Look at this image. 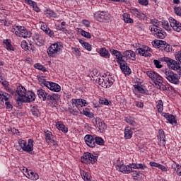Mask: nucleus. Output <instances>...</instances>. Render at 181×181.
I'll list each match as a JSON object with an SVG mask.
<instances>
[{
	"label": "nucleus",
	"instance_id": "7ed1b4c3",
	"mask_svg": "<svg viewBox=\"0 0 181 181\" xmlns=\"http://www.w3.org/2000/svg\"><path fill=\"white\" fill-rule=\"evenodd\" d=\"M97 159H98V156L86 152L83 153L81 160L83 163H91V165H94L97 162Z\"/></svg>",
	"mask_w": 181,
	"mask_h": 181
},
{
	"label": "nucleus",
	"instance_id": "9b49d317",
	"mask_svg": "<svg viewBox=\"0 0 181 181\" xmlns=\"http://www.w3.org/2000/svg\"><path fill=\"white\" fill-rule=\"evenodd\" d=\"M118 63L124 74H131V69H129L128 64L125 62V59H124V61H119Z\"/></svg>",
	"mask_w": 181,
	"mask_h": 181
},
{
	"label": "nucleus",
	"instance_id": "58836bf2",
	"mask_svg": "<svg viewBox=\"0 0 181 181\" xmlns=\"http://www.w3.org/2000/svg\"><path fill=\"white\" fill-rule=\"evenodd\" d=\"M34 67L37 70H41V71H44V73L47 71V69H46V67H45V66L40 64V63L35 64L34 65Z\"/></svg>",
	"mask_w": 181,
	"mask_h": 181
},
{
	"label": "nucleus",
	"instance_id": "6ab92c4d",
	"mask_svg": "<svg viewBox=\"0 0 181 181\" xmlns=\"http://www.w3.org/2000/svg\"><path fill=\"white\" fill-rule=\"evenodd\" d=\"M119 172H122V173H132L133 170L129 169L128 165H125L124 164L122 165H117Z\"/></svg>",
	"mask_w": 181,
	"mask_h": 181
},
{
	"label": "nucleus",
	"instance_id": "49530a36",
	"mask_svg": "<svg viewBox=\"0 0 181 181\" xmlns=\"http://www.w3.org/2000/svg\"><path fill=\"white\" fill-rule=\"evenodd\" d=\"M16 103L18 104V107H22V103H26V100L23 98L18 97L16 99Z\"/></svg>",
	"mask_w": 181,
	"mask_h": 181
},
{
	"label": "nucleus",
	"instance_id": "a878e982",
	"mask_svg": "<svg viewBox=\"0 0 181 181\" xmlns=\"http://www.w3.org/2000/svg\"><path fill=\"white\" fill-rule=\"evenodd\" d=\"M132 134H134V132H132L131 127H127L124 129L125 139H131L132 138Z\"/></svg>",
	"mask_w": 181,
	"mask_h": 181
},
{
	"label": "nucleus",
	"instance_id": "09e8293b",
	"mask_svg": "<svg viewBox=\"0 0 181 181\" xmlns=\"http://www.w3.org/2000/svg\"><path fill=\"white\" fill-rule=\"evenodd\" d=\"M21 47L25 52H28V50H29V45H28V42H26V41H25V40L21 42Z\"/></svg>",
	"mask_w": 181,
	"mask_h": 181
},
{
	"label": "nucleus",
	"instance_id": "6e6d98bb",
	"mask_svg": "<svg viewBox=\"0 0 181 181\" xmlns=\"http://www.w3.org/2000/svg\"><path fill=\"white\" fill-rule=\"evenodd\" d=\"M167 44L168 43L165 41L160 40V45L158 47V49H161V50H163Z\"/></svg>",
	"mask_w": 181,
	"mask_h": 181
},
{
	"label": "nucleus",
	"instance_id": "b1692460",
	"mask_svg": "<svg viewBox=\"0 0 181 181\" xmlns=\"http://www.w3.org/2000/svg\"><path fill=\"white\" fill-rule=\"evenodd\" d=\"M110 52L113 56L116 57V59H117V63H119V62H124V59H122V54L119 51L116 49H112L110 50Z\"/></svg>",
	"mask_w": 181,
	"mask_h": 181
},
{
	"label": "nucleus",
	"instance_id": "f8f14e48",
	"mask_svg": "<svg viewBox=\"0 0 181 181\" xmlns=\"http://www.w3.org/2000/svg\"><path fill=\"white\" fill-rule=\"evenodd\" d=\"M84 141L90 148H95V138L91 134H87L84 137Z\"/></svg>",
	"mask_w": 181,
	"mask_h": 181
},
{
	"label": "nucleus",
	"instance_id": "423d86ee",
	"mask_svg": "<svg viewBox=\"0 0 181 181\" xmlns=\"http://www.w3.org/2000/svg\"><path fill=\"white\" fill-rule=\"evenodd\" d=\"M17 30L18 32H16V36H18V37H23L24 39L26 37H30L32 36V33H30L28 29H26L23 26H16V27Z\"/></svg>",
	"mask_w": 181,
	"mask_h": 181
},
{
	"label": "nucleus",
	"instance_id": "13d9d810",
	"mask_svg": "<svg viewBox=\"0 0 181 181\" xmlns=\"http://www.w3.org/2000/svg\"><path fill=\"white\" fill-rule=\"evenodd\" d=\"M172 45L169 44H165V47H164V49L163 50H165V52H172Z\"/></svg>",
	"mask_w": 181,
	"mask_h": 181
},
{
	"label": "nucleus",
	"instance_id": "338daca9",
	"mask_svg": "<svg viewBox=\"0 0 181 181\" xmlns=\"http://www.w3.org/2000/svg\"><path fill=\"white\" fill-rule=\"evenodd\" d=\"M129 169L132 170V169H138V165L137 163H132L127 165Z\"/></svg>",
	"mask_w": 181,
	"mask_h": 181
},
{
	"label": "nucleus",
	"instance_id": "2f4dec72",
	"mask_svg": "<svg viewBox=\"0 0 181 181\" xmlns=\"http://www.w3.org/2000/svg\"><path fill=\"white\" fill-rule=\"evenodd\" d=\"M3 43H4V45H6V49L7 50H15L13 49V46H12V44H11V40H4L3 41Z\"/></svg>",
	"mask_w": 181,
	"mask_h": 181
},
{
	"label": "nucleus",
	"instance_id": "f257e3e1",
	"mask_svg": "<svg viewBox=\"0 0 181 181\" xmlns=\"http://www.w3.org/2000/svg\"><path fill=\"white\" fill-rule=\"evenodd\" d=\"M163 71L165 76V78L168 80V81H169V83H172V84L176 85L180 83V77L179 75H177V74L173 72L170 69H165Z\"/></svg>",
	"mask_w": 181,
	"mask_h": 181
},
{
	"label": "nucleus",
	"instance_id": "7c9ffc66",
	"mask_svg": "<svg viewBox=\"0 0 181 181\" xmlns=\"http://www.w3.org/2000/svg\"><path fill=\"white\" fill-rule=\"evenodd\" d=\"M78 33H81L83 37H86V39H91V34H90V33L86 32L81 28H78Z\"/></svg>",
	"mask_w": 181,
	"mask_h": 181
},
{
	"label": "nucleus",
	"instance_id": "0eeeda50",
	"mask_svg": "<svg viewBox=\"0 0 181 181\" xmlns=\"http://www.w3.org/2000/svg\"><path fill=\"white\" fill-rule=\"evenodd\" d=\"M151 32H154L153 35L157 37V39H165L167 36L166 33L163 32V29L160 28L159 26L151 27Z\"/></svg>",
	"mask_w": 181,
	"mask_h": 181
},
{
	"label": "nucleus",
	"instance_id": "e2e57ef3",
	"mask_svg": "<svg viewBox=\"0 0 181 181\" xmlns=\"http://www.w3.org/2000/svg\"><path fill=\"white\" fill-rule=\"evenodd\" d=\"M175 59L181 63V51H178L175 53Z\"/></svg>",
	"mask_w": 181,
	"mask_h": 181
},
{
	"label": "nucleus",
	"instance_id": "864d4df0",
	"mask_svg": "<svg viewBox=\"0 0 181 181\" xmlns=\"http://www.w3.org/2000/svg\"><path fill=\"white\" fill-rule=\"evenodd\" d=\"M71 50L72 53H74V54H76L77 57H80V56H81V53L80 52V50H78V49L72 47Z\"/></svg>",
	"mask_w": 181,
	"mask_h": 181
},
{
	"label": "nucleus",
	"instance_id": "de8ad7c7",
	"mask_svg": "<svg viewBox=\"0 0 181 181\" xmlns=\"http://www.w3.org/2000/svg\"><path fill=\"white\" fill-rule=\"evenodd\" d=\"M110 101H108V100L105 99V98H100L99 100V104H101L102 105H110Z\"/></svg>",
	"mask_w": 181,
	"mask_h": 181
},
{
	"label": "nucleus",
	"instance_id": "ea45409f",
	"mask_svg": "<svg viewBox=\"0 0 181 181\" xmlns=\"http://www.w3.org/2000/svg\"><path fill=\"white\" fill-rule=\"evenodd\" d=\"M82 179L85 181H91V175H90V173L83 171V174L81 175Z\"/></svg>",
	"mask_w": 181,
	"mask_h": 181
},
{
	"label": "nucleus",
	"instance_id": "774afa93",
	"mask_svg": "<svg viewBox=\"0 0 181 181\" xmlns=\"http://www.w3.org/2000/svg\"><path fill=\"white\" fill-rule=\"evenodd\" d=\"M139 4L146 6L149 4V1L148 0H139Z\"/></svg>",
	"mask_w": 181,
	"mask_h": 181
},
{
	"label": "nucleus",
	"instance_id": "79ce46f5",
	"mask_svg": "<svg viewBox=\"0 0 181 181\" xmlns=\"http://www.w3.org/2000/svg\"><path fill=\"white\" fill-rule=\"evenodd\" d=\"M156 74L157 73L153 71H148L146 72L148 77H149V78H151V80H155Z\"/></svg>",
	"mask_w": 181,
	"mask_h": 181
},
{
	"label": "nucleus",
	"instance_id": "f03ea898",
	"mask_svg": "<svg viewBox=\"0 0 181 181\" xmlns=\"http://www.w3.org/2000/svg\"><path fill=\"white\" fill-rule=\"evenodd\" d=\"M18 145L24 152H28V153H30V152L33 151V140L32 139H29L28 142H26L25 140L20 139L18 141Z\"/></svg>",
	"mask_w": 181,
	"mask_h": 181
},
{
	"label": "nucleus",
	"instance_id": "680f3d73",
	"mask_svg": "<svg viewBox=\"0 0 181 181\" xmlns=\"http://www.w3.org/2000/svg\"><path fill=\"white\" fill-rule=\"evenodd\" d=\"M153 81H158L159 84H160L162 81V76H160L158 73L156 74V78H154Z\"/></svg>",
	"mask_w": 181,
	"mask_h": 181
},
{
	"label": "nucleus",
	"instance_id": "5701e85b",
	"mask_svg": "<svg viewBox=\"0 0 181 181\" xmlns=\"http://www.w3.org/2000/svg\"><path fill=\"white\" fill-rule=\"evenodd\" d=\"M16 93L18 94V95H19L21 98H24L25 95H26V94L28 93V92H26V88H25V87L23 86H18L16 88Z\"/></svg>",
	"mask_w": 181,
	"mask_h": 181
},
{
	"label": "nucleus",
	"instance_id": "a211bd4d",
	"mask_svg": "<svg viewBox=\"0 0 181 181\" xmlns=\"http://www.w3.org/2000/svg\"><path fill=\"white\" fill-rule=\"evenodd\" d=\"M96 83L101 86L103 88H108V81L104 79V76H101L100 78H98L95 80Z\"/></svg>",
	"mask_w": 181,
	"mask_h": 181
},
{
	"label": "nucleus",
	"instance_id": "aec40b11",
	"mask_svg": "<svg viewBox=\"0 0 181 181\" xmlns=\"http://www.w3.org/2000/svg\"><path fill=\"white\" fill-rule=\"evenodd\" d=\"M26 173L28 176V179H31V180H37V179H39V174L30 170H28V168H26Z\"/></svg>",
	"mask_w": 181,
	"mask_h": 181
},
{
	"label": "nucleus",
	"instance_id": "a19ab883",
	"mask_svg": "<svg viewBox=\"0 0 181 181\" xmlns=\"http://www.w3.org/2000/svg\"><path fill=\"white\" fill-rule=\"evenodd\" d=\"M158 112H162L163 111V102L160 100L157 102Z\"/></svg>",
	"mask_w": 181,
	"mask_h": 181
},
{
	"label": "nucleus",
	"instance_id": "412c9836",
	"mask_svg": "<svg viewBox=\"0 0 181 181\" xmlns=\"http://www.w3.org/2000/svg\"><path fill=\"white\" fill-rule=\"evenodd\" d=\"M37 94L40 100H42V101H46L48 93L45 90L39 89L37 90Z\"/></svg>",
	"mask_w": 181,
	"mask_h": 181
},
{
	"label": "nucleus",
	"instance_id": "473e14b6",
	"mask_svg": "<svg viewBox=\"0 0 181 181\" xmlns=\"http://www.w3.org/2000/svg\"><path fill=\"white\" fill-rule=\"evenodd\" d=\"M99 54L102 57H110V53H108V51L105 47L101 48L99 50Z\"/></svg>",
	"mask_w": 181,
	"mask_h": 181
},
{
	"label": "nucleus",
	"instance_id": "6e6552de",
	"mask_svg": "<svg viewBox=\"0 0 181 181\" xmlns=\"http://www.w3.org/2000/svg\"><path fill=\"white\" fill-rule=\"evenodd\" d=\"M95 18L99 22H108L110 21V16L108 13L101 11L100 13H95Z\"/></svg>",
	"mask_w": 181,
	"mask_h": 181
},
{
	"label": "nucleus",
	"instance_id": "393cba45",
	"mask_svg": "<svg viewBox=\"0 0 181 181\" xmlns=\"http://www.w3.org/2000/svg\"><path fill=\"white\" fill-rule=\"evenodd\" d=\"M136 53H137L138 54H140V56H144V57H151V56H152L151 53L144 49L143 48H138L136 50Z\"/></svg>",
	"mask_w": 181,
	"mask_h": 181
},
{
	"label": "nucleus",
	"instance_id": "603ef678",
	"mask_svg": "<svg viewBox=\"0 0 181 181\" xmlns=\"http://www.w3.org/2000/svg\"><path fill=\"white\" fill-rule=\"evenodd\" d=\"M164 138H166V136H165V132L162 129H160L158 131V139H162Z\"/></svg>",
	"mask_w": 181,
	"mask_h": 181
},
{
	"label": "nucleus",
	"instance_id": "2eb2a0df",
	"mask_svg": "<svg viewBox=\"0 0 181 181\" xmlns=\"http://www.w3.org/2000/svg\"><path fill=\"white\" fill-rule=\"evenodd\" d=\"M24 100H25V103H33L36 100V95L33 91H28L24 96Z\"/></svg>",
	"mask_w": 181,
	"mask_h": 181
},
{
	"label": "nucleus",
	"instance_id": "c9c22d12",
	"mask_svg": "<svg viewBox=\"0 0 181 181\" xmlns=\"http://www.w3.org/2000/svg\"><path fill=\"white\" fill-rule=\"evenodd\" d=\"M126 122L132 125V127H135L136 125V122H135V119L134 117H127L125 119Z\"/></svg>",
	"mask_w": 181,
	"mask_h": 181
},
{
	"label": "nucleus",
	"instance_id": "1a4fd4ad",
	"mask_svg": "<svg viewBox=\"0 0 181 181\" xmlns=\"http://www.w3.org/2000/svg\"><path fill=\"white\" fill-rule=\"evenodd\" d=\"M169 22L170 23V27L173 28V30L175 32H180L181 23L180 22L173 18V17L169 18Z\"/></svg>",
	"mask_w": 181,
	"mask_h": 181
},
{
	"label": "nucleus",
	"instance_id": "39448f33",
	"mask_svg": "<svg viewBox=\"0 0 181 181\" xmlns=\"http://www.w3.org/2000/svg\"><path fill=\"white\" fill-rule=\"evenodd\" d=\"M92 122L96 128H98V131L99 132H104L105 129H107V124H105V122H104L103 119H100V117H94L92 119Z\"/></svg>",
	"mask_w": 181,
	"mask_h": 181
},
{
	"label": "nucleus",
	"instance_id": "ddd939ff",
	"mask_svg": "<svg viewBox=\"0 0 181 181\" xmlns=\"http://www.w3.org/2000/svg\"><path fill=\"white\" fill-rule=\"evenodd\" d=\"M135 56V52H134L132 50H127L123 52V54H122V59H126V60H128V59H132V60L134 61L136 59Z\"/></svg>",
	"mask_w": 181,
	"mask_h": 181
},
{
	"label": "nucleus",
	"instance_id": "f704fd0d",
	"mask_svg": "<svg viewBox=\"0 0 181 181\" xmlns=\"http://www.w3.org/2000/svg\"><path fill=\"white\" fill-rule=\"evenodd\" d=\"M83 114L86 117H88V118H94V113L90 112V109L85 108L83 110Z\"/></svg>",
	"mask_w": 181,
	"mask_h": 181
},
{
	"label": "nucleus",
	"instance_id": "3c124183",
	"mask_svg": "<svg viewBox=\"0 0 181 181\" xmlns=\"http://www.w3.org/2000/svg\"><path fill=\"white\" fill-rule=\"evenodd\" d=\"M174 13L177 16L181 17V7L175 6L174 7Z\"/></svg>",
	"mask_w": 181,
	"mask_h": 181
},
{
	"label": "nucleus",
	"instance_id": "a18cd8bd",
	"mask_svg": "<svg viewBox=\"0 0 181 181\" xmlns=\"http://www.w3.org/2000/svg\"><path fill=\"white\" fill-rule=\"evenodd\" d=\"M97 145H104V139L101 137H95V144Z\"/></svg>",
	"mask_w": 181,
	"mask_h": 181
},
{
	"label": "nucleus",
	"instance_id": "f3484780",
	"mask_svg": "<svg viewBox=\"0 0 181 181\" xmlns=\"http://www.w3.org/2000/svg\"><path fill=\"white\" fill-rule=\"evenodd\" d=\"M47 101L49 103H57L59 100H60V95L57 93H52V95L49 94L47 95Z\"/></svg>",
	"mask_w": 181,
	"mask_h": 181
},
{
	"label": "nucleus",
	"instance_id": "c756f323",
	"mask_svg": "<svg viewBox=\"0 0 181 181\" xmlns=\"http://www.w3.org/2000/svg\"><path fill=\"white\" fill-rule=\"evenodd\" d=\"M44 132H45V139L47 144H49L50 141L53 139V134H52V132L49 130H45Z\"/></svg>",
	"mask_w": 181,
	"mask_h": 181
},
{
	"label": "nucleus",
	"instance_id": "4c0bfd02",
	"mask_svg": "<svg viewBox=\"0 0 181 181\" xmlns=\"http://www.w3.org/2000/svg\"><path fill=\"white\" fill-rule=\"evenodd\" d=\"M38 81H39L40 86H42V87H43V86L45 87H47V86L49 83V81H46V79L43 78L42 77H39Z\"/></svg>",
	"mask_w": 181,
	"mask_h": 181
},
{
	"label": "nucleus",
	"instance_id": "4468645a",
	"mask_svg": "<svg viewBox=\"0 0 181 181\" xmlns=\"http://www.w3.org/2000/svg\"><path fill=\"white\" fill-rule=\"evenodd\" d=\"M47 88L51 91H54L55 93H59L62 90V87L59 84L50 81L48 83Z\"/></svg>",
	"mask_w": 181,
	"mask_h": 181
},
{
	"label": "nucleus",
	"instance_id": "69168bd1",
	"mask_svg": "<svg viewBox=\"0 0 181 181\" xmlns=\"http://www.w3.org/2000/svg\"><path fill=\"white\" fill-rule=\"evenodd\" d=\"M83 47L86 48V50H88V52H91V45H90L89 43L88 42H86L83 45Z\"/></svg>",
	"mask_w": 181,
	"mask_h": 181
},
{
	"label": "nucleus",
	"instance_id": "c03bdc74",
	"mask_svg": "<svg viewBox=\"0 0 181 181\" xmlns=\"http://www.w3.org/2000/svg\"><path fill=\"white\" fill-rule=\"evenodd\" d=\"M134 90H137V91H139V93H141V94H145V90L144 89V88H142V86L139 85H134Z\"/></svg>",
	"mask_w": 181,
	"mask_h": 181
},
{
	"label": "nucleus",
	"instance_id": "0e129e2a",
	"mask_svg": "<svg viewBox=\"0 0 181 181\" xmlns=\"http://www.w3.org/2000/svg\"><path fill=\"white\" fill-rule=\"evenodd\" d=\"M41 29H42V30H43V32H45V33H46V34L47 33L48 30H50V28H49L47 27V25H45V24L41 25Z\"/></svg>",
	"mask_w": 181,
	"mask_h": 181
},
{
	"label": "nucleus",
	"instance_id": "5fc2aeb1",
	"mask_svg": "<svg viewBox=\"0 0 181 181\" xmlns=\"http://www.w3.org/2000/svg\"><path fill=\"white\" fill-rule=\"evenodd\" d=\"M157 88H158V90H160V91H166V90H168L166 86L162 84V83H158Z\"/></svg>",
	"mask_w": 181,
	"mask_h": 181
},
{
	"label": "nucleus",
	"instance_id": "4d7b16f0",
	"mask_svg": "<svg viewBox=\"0 0 181 181\" xmlns=\"http://www.w3.org/2000/svg\"><path fill=\"white\" fill-rule=\"evenodd\" d=\"M153 63L156 67V69H162L163 66L160 64V62L158 59H154Z\"/></svg>",
	"mask_w": 181,
	"mask_h": 181
},
{
	"label": "nucleus",
	"instance_id": "052dcab7",
	"mask_svg": "<svg viewBox=\"0 0 181 181\" xmlns=\"http://www.w3.org/2000/svg\"><path fill=\"white\" fill-rule=\"evenodd\" d=\"M5 105L7 110H13V106L12 105V104H11L9 101L6 102Z\"/></svg>",
	"mask_w": 181,
	"mask_h": 181
},
{
	"label": "nucleus",
	"instance_id": "cd10ccee",
	"mask_svg": "<svg viewBox=\"0 0 181 181\" xmlns=\"http://www.w3.org/2000/svg\"><path fill=\"white\" fill-rule=\"evenodd\" d=\"M131 13H132V15H134V16H136V18H139L140 19H142V16H144V13L138 10V8L132 9Z\"/></svg>",
	"mask_w": 181,
	"mask_h": 181
},
{
	"label": "nucleus",
	"instance_id": "bf43d9fd",
	"mask_svg": "<svg viewBox=\"0 0 181 181\" xmlns=\"http://www.w3.org/2000/svg\"><path fill=\"white\" fill-rule=\"evenodd\" d=\"M159 141H160V143L158 144V145L160 146H162L163 148H164V146H165L166 145V140H165V138L164 139H158Z\"/></svg>",
	"mask_w": 181,
	"mask_h": 181
},
{
	"label": "nucleus",
	"instance_id": "8fccbe9b",
	"mask_svg": "<svg viewBox=\"0 0 181 181\" xmlns=\"http://www.w3.org/2000/svg\"><path fill=\"white\" fill-rule=\"evenodd\" d=\"M178 176H181V166L179 165H174L173 168Z\"/></svg>",
	"mask_w": 181,
	"mask_h": 181
},
{
	"label": "nucleus",
	"instance_id": "9d476101",
	"mask_svg": "<svg viewBox=\"0 0 181 181\" xmlns=\"http://www.w3.org/2000/svg\"><path fill=\"white\" fill-rule=\"evenodd\" d=\"M71 103L73 107H76V108H81L83 106L86 107L87 105V102L86 100L83 99H72L71 100Z\"/></svg>",
	"mask_w": 181,
	"mask_h": 181
},
{
	"label": "nucleus",
	"instance_id": "4be33fe9",
	"mask_svg": "<svg viewBox=\"0 0 181 181\" xmlns=\"http://www.w3.org/2000/svg\"><path fill=\"white\" fill-rule=\"evenodd\" d=\"M163 115L165 118H166L167 121L170 122V124H177V121L173 115H169V113H163Z\"/></svg>",
	"mask_w": 181,
	"mask_h": 181
},
{
	"label": "nucleus",
	"instance_id": "dca6fc26",
	"mask_svg": "<svg viewBox=\"0 0 181 181\" xmlns=\"http://www.w3.org/2000/svg\"><path fill=\"white\" fill-rule=\"evenodd\" d=\"M33 40H35V44L37 46H43L45 45V40H43V37L39 35L38 33H35L33 36Z\"/></svg>",
	"mask_w": 181,
	"mask_h": 181
},
{
	"label": "nucleus",
	"instance_id": "e433bc0d",
	"mask_svg": "<svg viewBox=\"0 0 181 181\" xmlns=\"http://www.w3.org/2000/svg\"><path fill=\"white\" fill-rule=\"evenodd\" d=\"M45 13L49 16L50 18H57V13L53 11V10L47 9L45 10Z\"/></svg>",
	"mask_w": 181,
	"mask_h": 181
},
{
	"label": "nucleus",
	"instance_id": "72a5a7b5",
	"mask_svg": "<svg viewBox=\"0 0 181 181\" xmlns=\"http://www.w3.org/2000/svg\"><path fill=\"white\" fill-rule=\"evenodd\" d=\"M31 112L34 117H40V115L37 105L31 107Z\"/></svg>",
	"mask_w": 181,
	"mask_h": 181
},
{
	"label": "nucleus",
	"instance_id": "37998d69",
	"mask_svg": "<svg viewBox=\"0 0 181 181\" xmlns=\"http://www.w3.org/2000/svg\"><path fill=\"white\" fill-rule=\"evenodd\" d=\"M162 26H163V29H165V30H168V32H169V30H172L170 28V26H169V22H168L167 21H162Z\"/></svg>",
	"mask_w": 181,
	"mask_h": 181
},
{
	"label": "nucleus",
	"instance_id": "c85d7f7f",
	"mask_svg": "<svg viewBox=\"0 0 181 181\" xmlns=\"http://www.w3.org/2000/svg\"><path fill=\"white\" fill-rule=\"evenodd\" d=\"M122 16L123 21L125 22V23H134V20L131 18L128 13H123Z\"/></svg>",
	"mask_w": 181,
	"mask_h": 181
},
{
	"label": "nucleus",
	"instance_id": "20e7f679",
	"mask_svg": "<svg viewBox=\"0 0 181 181\" xmlns=\"http://www.w3.org/2000/svg\"><path fill=\"white\" fill-rule=\"evenodd\" d=\"M62 48L63 47L60 45H59L58 43L52 44L47 49L48 55L50 57H54L60 54Z\"/></svg>",
	"mask_w": 181,
	"mask_h": 181
},
{
	"label": "nucleus",
	"instance_id": "bb28decb",
	"mask_svg": "<svg viewBox=\"0 0 181 181\" xmlns=\"http://www.w3.org/2000/svg\"><path fill=\"white\" fill-rule=\"evenodd\" d=\"M56 127L59 131H62L64 134H67L69 132V129L62 122H58Z\"/></svg>",
	"mask_w": 181,
	"mask_h": 181
}]
</instances>
